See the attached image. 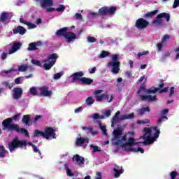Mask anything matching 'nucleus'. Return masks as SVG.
<instances>
[{
	"label": "nucleus",
	"mask_w": 179,
	"mask_h": 179,
	"mask_svg": "<svg viewBox=\"0 0 179 179\" xmlns=\"http://www.w3.org/2000/svg\"><path fill=\"white\" fill-rule=\"evenodd\" d=\"M140 100L141 101H157L156 95H140Z\"/></svg>",
	"instance_id": "2eb2a0df"
},
{
	"label": "nucleus",
	"mask_w": 179,
	"mask_h": 179,
	"mask_svg": "<svg viewBox=\"0 0 179 179\" xmlns=\"http://www.w3.org/2000/svg\"><path fill=\"white\" fill-rule=\"evenodd\" d=\"M0 22L3 24L9 23V13L3 12L0 16Z\"/></svg>",
	"instance_id": "f3484780"
},
{
	"label": "nucleus",
	"mask_w": 179,
	"mask_h": 179,
	"mask_svg": "<svg viewBox=\"0 0 179 179\" xmlns=\"http://www.w3.org/2000/svg\"><path fill=\"white\" fill-rule=\"evenodd\" d=\"M177 176H178V172L176 171H173L170 173L171 179H176V177H177Z\"/></svg>",
	"instance_id": "49530a36"
},
{
	"label": "nucleus",
	"mask_w": 179,
	"mask_h": 179,
	"mask_svg": "<svg viewBox=\"0 0 179 179\" xmlns=\"http://www.w3.org/2000/svg\"><path fill=\"white\" fill-rule=\"evenodd\" d=\"M20 115H22V113H18L13 117V118L9 117L6 120H4L2 122V125L3 127V131H5V129H7L8 131L12 132L15 131L17 132V134H24V135L27 137L30 136V134H29V131L27 129L24 128H21L17 124H13L14 121H17L19 118H20Z\"/></svg>",
	"instance_id": "f257e3e1"
},
{
	"label": "nucleus",
	"mask_w": 179,
	"mask_h": 179,
	"mask_svg": "<svg viewBox=\"0 0 179 179\" xmlns=\"http://www.w3.org/2000/svg\"><path fill=\"white\" fill-rule=\"evenodd\" d=\"M32 149H33V151L34 152V153H38L39 156H41V151H40L38 148H37V145H34L32 146Z\"/></svg>",
	"instance_id": "37998d69"
},
{
	"label": "nucleus",
	"mask_w": 179,
	"mask_h": 179,
	"mask_svg": "<svg viewBox=\"0 0 179 179\" xmlns=\"http://www.w3.org/2000/svg\"><path fill=\"white\" fill-rule=\"evenodd\" d=\"M44 134V138L45 139H50V138H52V139H57V134H55V129L48 127H45L43 131Z\"/></svg>",
	"instance_id": "f8f14e48"
},
{
	"label": "nucleus",
	"mask_w": 179,
	"mask_h": 179,
	"mask_svg": "<svg viewBox=\"0 0 179 179\" xmlns=\"http://www.w3.org/2000/svg\"><path fill=\"white\" fill-rule=\"evenodd\" d=\"M179 6V0H175L173 2V8L175 9L176 8H178Z\"/></svg>",
	"instance_id": "13d9d810"
},
{
	"label": "nucleus",
	"mask_w": 179,
	"mask_h": 179,
	"mask_svg": "<svg viewBox=\"0 0 179 179\" xmlns=\"http://www.w3.org/2000/svg\"><path fill=\"white\" fill-rule=\"evenodd\" d=\"M152 129H153V127L149 128V127H145L144 128L143 131L145 132V135H150V134H152Z\"/></svg>",
	"instance_id": "c03bdc74"
},
{
	"label": "nucleus",
	"mask_w": 179,
	"mask_h": 179,
	"mask_svg": "<svg viewBox=\"0 0 179 179\" xmlns=\"http://www.w3.org/2000/svg\"><path fill=\"white\" fill-rule=\"evenodd\" d=\"M85 142H87V143H89V138L87 137L85 138H78L76 141V145L77 146H82Z\"/></svg>",
	"instance_id": "393cba45"
},
{
	"label": "nucleus",
	"mask_w": 179,
	"mask_h": 179,
	"mask_svg": "<svg viewBox=\"0 0 179 179\" xmlns=\"http://www.w3.org/2000/svg\"><path fill=\"white\" fill-rule=\"evenodd\" d=\"M170 57V52H166L163 55H162V59H166V58Z\"/></svg>",
	"instance_id": "052dcab7"
},
{
	"label": "nucleus",
	"mask_w": 179,
	"mask_h": 179,
	"mask_svg": "<svg viewBox=\"0 0 179 179\" xmlns=\"http://www.w3.org/2000/svg\"><path fill=\"white\" fill-rule=\"evenodd\" d=\"M82 129L84 131H89L90 134L92 135H97L99 133L97 131H94V129L93 127H83Z\"/></svg>",
	"instance_id": "7c9ffc66"
},
{
	"label": "nucleus",
	"mask_w": 179,
	"mask_h": 179,
	"mask_svg": "<svg viewBox=\"0 0 179 179\" xmlns=\"http://www.w3.org/2000/svg\"><path fill=\"white\" fill-rule=\"evenodd\" d=\"M31 63L37 66H41V63H40V61L38 60L32 59Z\"/></svg>",
	"instance_id": "5fc2aeb1"
},
{
	"label": "nucleus",
	"mask_w": 179,
	"mask_h": 179,
	"mask_svg": "<svg viewBox=\"0 0 179 179\" xmlns=\"http://www.w3.org/2000/svg\"><path fill=\"white\" fill-rule=\"evenodd\" d=\"M167 116H163L159 118L158 121L157 122V125H162V122H163L164 121L167 120Z\"/></svg>",
	"instance_id": "ea45409f"
},
{
	"label": "nucleus",
	"mask_w": 179,
	"mask_h": 179,
	"mask_svg": "<svg viewBox=\"0 0 179 179\" xmlns=\"http://www.w3.org/2000/svg\"><path fill=\"white\" fill-rule=\"evenodd\" d=\"M141 92H145L146 94H155L157 92H159V88L152 87L150 89L146 90V85H145V83H143L137 91V94H141Z\"/></svg>",
	"instance_id": "9d476101"
},
{
	"label": "nucleus",
	"mask_w": 179,
	"mask_h": 179,
	"mask_svg": "<svg viewBox=\"0 0 179 179\" xmlns=\"http://www.w3.org/2000/svg\"><path fill=\"white\" fill-rule=\"evenodd\" d=\"M85 73L83 71H78L73 73L71 77L73 78V82H76V80H80L81 78H83Z\"/></svg>",
	"instance_id": "6ab92c4d"
},
{
	"label": "nucleus",
	"mask_w": 179,
	"mask_h": 179,
	"mask_svg": "<svg viewBox=\"0 0 179 179\" xmlns=\"http://www.w3.org/2000/svg\"><path fill=\"white\" fill-rule=\"evenodd\" d=\"M152 131H155L154 133V136L152 137H150V135H147V134H144L143 136H142V138L143 139H147L145 141L143 142H138L139 143H143V145H150V143H153V142H155V141H156V139H157V138H159V135H160V130L159 129H157V127H152Z\"/></svg>",
	"instance_id": "39448f33"
},
{
	"label": "nucleus",
	"mask_w": 179,
	"mask_h": 179,
	"mask_svg": "<svg viewBox=\"0 0 179 179\" xmlns=\"http://www.w3.org/2000/svg\"><path fill=\"white\" fill-rule=\"evenodd\" d=\"M27 50L28 51H36L37 50L36 42L29 43Z\"/></svg>",
	"instance_id": "e433bc0d"
},
{
	"label": "nucleus",
	"mask_w": 179,
	"mask_h": 179,
	"mask_svg": "<svg viewBox=\"0 0 179 179\" xmlns=\"http://www.w3.org/2000/svg\"><path fill=\"white\" fill-rule=\"evenodd\" d=\"M162 17H164L166 20V22H170V13H162L156 17V20H154L152 22V24H156V26H160L163 24V20L162 19Z\"/></svg>",
	"instance_id": "1a4fd4ad"
},
{
	"label": "nucleus",
	"mask_w": 179,
	"mask_h": 179,
	"mask_svg": "<svg viewBox=\"0 0 179 179\" xmlns=\"http://www.w3.org/2000/svg\"><path fill=\"white\" fill-rule=\"evenodd\" d=\"M149 24H150V23L146 19L138 18L136 21L135 27L138 30H143L145 29H148V27H149Z\"/></svg>",
	"instance_id": "9b49d317"
},
{
	"label": "nucleus",
	"mask_w": 179,
	"mask_h": 179,
	"mask_svg": "<svg viewBox=\"0 0 179 179\" xmlns=\"http://www.w3.org/2000/svg\"><path fill=\"white\" fill-rule=\"evenodd\" d=\"M122 141H127V136H123L122 137V140H118L115 143H113L114 146H121V148H127V146L132 148V146H135V145H139V142H135V138L131 137L128 139L127 143H123Z\"/></svg>",
	"instance_id": "20e7f679"
},
{
	"label": "nucleus",
	"mask_w": 179,
	"mask_h": 179,
	"mask_svg": "<svg viewBox=\"0 0 179 179\" xmlns=\"http://www.w3.org/2000/svg\"><path fill=\"white\" fill-rule=\"evenodd\" d=\"M86 104L87 106H92V104H94V99H93V96H88L85 100Z\"/></svg>",
	"instance_id": "c9c22d12"
},
{
	"label": "nucleus",
	"mask_w": 179,
	"mask_h": 179,
	"mask_svg": "<svg viewBox=\"0 0 179 179\" xmlns=\"http://www.w3.org/2000/svg\"><path fill=\"white\" fill-rule=\"evenodd\" d=\"M149 55V51L145 50V51H143V52H138V58H141V57H143V55Z\"/></svg>",
	"instance_id": "603ef678"
},
{
	"label": "nucleus",
	"mask_w": 179,
	"mask_h": 179,
	"mask_svg": "<svg viewBox=\"0 0 179 179\" xmlns=\"http://www.w3.org/2000/svg\"><path fill=\"white\" fill-rule=\"evenodd\" d=\"M12 92L13 99L14 100H19V99H22V96H23V90L21 87H14Z\"/></svg>",
	"instance_id": "ddd939ff"
},
{
	"label": "nucleus",
	"mask_w": 179,
	"mask_h": 179,
	"mask_svg": "<svg viewBox=\"0 0 179 179\" xmlns=\"http://www.w3.org/2000/svg\"><path fill=\"white\" fill-rule=\"evenodd\" d=\"M22 122L24 124V125H29V124L31 123V120H30V115H23Z\"/></svg>",
	"instance_id": "cd10ccee"
},
{
	"label": "nucleus",
	"mask_w": 179,
	"mask_h": 179,
	"mask_svg": "<svg viewBox=\"0 0 179 179\" xmlns=\"http://www.w3.org/2000/svg\"><path fill=\"white\" fill-rule=\"evenodd\" d=\"M55 10H56V9L52 7H50L46 9V12H48V13L54 12Z\"/></svg>",
	"instance_id": "338daca9"
},
{
	"label": "nucleus",
	"mask_w": 179,
	"mask_h": 179,
	"mask_svg": "<svg viewBox=\"0 0 179 179\" xmlns=\"http://www.w3.org/2000/svg\"><path fill=\"white\" fill-rule=\"evenodd\" d=\"M90 73H96V67H93L92 69H90L89 70Z\"/></svg>",
	"instance_id": "774afa93"
},
{
	"label": "nucleus",
	"mask_w": 179,
	"mask_h": 179,
	"mask_svg": "<svg viewBox=\"0 0 179 179\" xmlns=\"http://www.w3.org/2000/svg\"><path fill=\"white\" fill-rule=\"evenodd\" d=\"M33 136L34 138H39V136H43L44 138V131L36 129L34 131Z\"/></svg>",
	"instance_id": "473e14b6"
},
{
	"label": "nucleus",
	"mask_w": 179,
	"mask_h": 179,
	"mask_svg": "<svg viewBox=\"0 0 179 179\" xmlns=\"http://www.w3.org/2000/svg\"><path fill=\"white\" fill-rule=\"evenodd\" d=\"M120 166H116L114 169H113V171H114V176L115 178H118V177H120V176H121V174H122L124 173V169H122V166L120 167Z\"/></svg>",
	"instance_id": "b1692460"
},
{
	"label": "nucleus",
	"mask_w": 179,
	"mask_h": 179,
	"mask_svg": "<svg viewBox=\"0 0 179 179\" xmlns=\"http://www.w3.org/2000/svg\"><path fill=\"white\" fill-rule=\"evenodd\" d=\"M87 41L88 43H96V38L93 36H88Z\"/></svg>",
	"instance_id": "864d4df0"
},
{
	"label": "nucleus",
	"mask_w": 179,
	"mask_h": 179,
	"mask_svg": "<svg viewBox=\"0 0 179 179\" xmlns=\"http://www.w3.org/2000/svg\"><path fill=\"white\" fill-rule=\"evenodd\" d=\"M30 94L32 96H38V92H37V89L36 87H32L29 89Z\"/></svg>",
	"instance_id": "58836bf2"
},
{
	"label": "nucleus",
	"mask_w": 179,
	"mask_h": 179,
	"mask_svg": "<svg viewBox=\"0 0 179 179\" xmlns=\"http://www.w3.org/2000/svg\"><path fill=\"white\" fill-rule=\"evenodd\" d=\"M115 12H117V7L116 6H103L99 9V16H113L115 15Z\"/></svg>",
	"instance_id": "0eeeda50"
},
{
	"label": "nucleus",
	"mask_w": 179,
	"mask_h": 179,
	"mask_svg": "<svg viewBox=\"0 0 179 179\" xmlns=\"http://www.w3.org/2000/svg\"><path fill=\"white\" fill-rule=\"evenodd\" d=\"M170 39V36L169 35H164L161 43L162 44H164V43H166V41H167V40Z\"/></svg>",
	"instance_id": "8fccbe9b"
},
{
	"label": "nucleus",
	"mask_w": 179,
	"mask_h": 179,
	"mask_svg": "<svg viewBox=\"0 0 179 179\" xmlns=\"http://www.w3.org/2000/svg\"><path fill=\"white\" fill-rule=\"evenodd\" d=\"M122 135V129L117 128L113 131L114 138L112 141H118L121 136Z\"/></svg>",
	"instance_id": "aec40b11"
},
{
	"label": "nucleus",
	"mask_w": 179,
	"mask_h": 179,
	"mask_svg": "<svg viewBox=\"0 0 179 179\" xmlns=\"http://www.w3.org/2000/svg\"><path fill=\"white\" fill-rule=\"evenodd\" d=\"M64 75L63 73H57L54 75L53 79L57 80V79H61V76Z\"/></svg>",
	"instance_id": "09e8293b"
},
{
	"label": "nucleus",
	"mask_w": 179,
	"mask_h": 179,
	"mask_svg": "<svg viewBox=\"0 0 179 179\" xmlns=\"http://www.w3.org/2000/svg\"><path fill=\"white\" fill-rule=\"evenodd\" d=\"M110 115H111V110H108L105 112V116L108 118V117H110Z\"/></svg>",
	"instance_id": "69168bd1"
},
{
	"label": "nucleus",
	"mask_w": 179,
	"mask_h": 179,
	"mask_svg": "<svg viewBox=\"0 0 179 179\" xmlns=\"http://www.w3.org/2000/svg\"><path fill=\"white\" fill-rule=\"evenodd\" d=\"M96 101H103V100H108L110 96L107 94H102L101 95L96 96Z\"/></svg>",
	"instance_id": "c85d7f7f"
},
{
	"label": "nucleus",
	"mask_w": 179,
	"mask_h": 179,
	"mask_svg": "<svg viewBox=\"0 0 179 179\" xmlns=\"http://www.w3.org/2000/svg\"><path fill=\"white\" fill-rule=\"evenodd\" d=\"M20 22L23 24H26V26H27L28 27V30H31L32 29H36V27H37V26L35 24L25 21L24 19H23L22 17L20 18Z\"/></svg>",
	"instance_id": "412c9836"
},
{
	"label": "nucleus",
	"mask_w": 179,
	"mask_h": 179,
	"mask_svg": "<svg viewBox=\"0 0 179 179\" xmlns=\"http://www.w3.org/2000/svg\"><path fill=\"white\" fill-rule=\"evenodd\" d=\"M134 118H135V113H131L129 115L122 116L120 120H122V121H124L125 120H134Z\"/></svg>",
	"instance_id": "2f4dec72"
},
{
	"label": "nucleus",
	"mask_w": 179,
	"mask_h": 179,
	"mask_svg": "<svg viewBox=\"0 0 179 179\" xmlns=\"http://www.w3.org/2000/svg\"><path fill=\"white\" fill-rule=\"evenodd\" d=\"M129 152H141V153H145V150L142 148H130L128 149Z\"/></svg>",
	"instance_id": "f704fd0d"
},
{
	"label": "nucleus",
	"mask_w": 179,
	"mask_h": 179,
	"mask_svg": "<svg viewBox=\"0 0 179 179\" xmlns=\"http://www.w3.org/2000/svg\"><path fill=\"white\" fill-rule=\"evenodd\" d=\"M73 162H76L78 164H85V158L76 154L73 157Z\"/></svg>",
	"instance_id": "4be33fe9"
},
{
	"label": "nucleus",
	"mask_w": 179,
	"mask_h": 179,
	"mask_svg": "<svg viewBox=\"0 0 179 179\" xmlns=\"http://www.w3.org/2000/svg\"><path fill=\"white\" fill-rule=\"evenodd\" d=\"M99 128L103 132V135H104L105 136H107V127L106 126H103V124H101V122L99 123Z\"/></svg>",
	"instance_id": "72a5a7b5"
},
{
	"label": "nucleus",
	"mask_w": 179,
	"mask_h": 179,
	"mask_svg": "<svg viewBox=\"0 0 179 179\" xmlns=\"http://www.w3.org/2000/svg\"><path fill=\"white\" fill-rule=\"evenodd\" d=\"M91 148H93L94 149V152H101V150L100 149H99V147L96 145H91Z\"/></svg>",
	"instance_id": "bf43d9fd"
},
{
	"label": "nucleus",
	"mask_w": 179,
	"mask_h": 179,
	"mask_svg": "<svg viewBox=\"0 0 179 179\" xmlns=\"http://www.w3.org/2000/svg\"><path fill=\"white\" fill-rule=\"evenodd\" d=\"M8 58V52H2L1 54V61H5Z\"/></svg>",
	"instance_id": "3c124183"
},
{
	"label": "nucleus",
	"mask_w": 179,
	"mask_h": 179,
	"mask_svg": "<svg viewBox=\"0 0 179 179\" xmlns=\"http://www.w3.org/2000/svg\"><path fill=\"white\" fill-rule=\"evenodd\" d=\"M163 44H164V43H162V42H161V43L157 44V51H162V48H163Z\"/></svg>",
	"instance_id": "4d7b16f0"
},
{
	"label": "nucleus",
	"mask_w": 179,
	"mask_h": 179,
	"mask_svg": "<svg viewBox=\"0 0 179 179\" xmlns=\"http://www.w3.org/2000/svg\"><path fill=\"white\" fill-rule=\"evenodd\" d=\"M20 47H22V43L20 42H15L13 43L12 48L10 49L8 54H15L17 50L20 49Z\"/></svg>",
	"instance_id": "a211bd4d"
},
{
	"label": "nucleus",
	"mask_w": 179,
	"mask_h": 179,
	"mask_svg": "<svg viewBox=\"0 0 179 179\" xmlns=\"http://www.w3.org/2000/svg\"><path fill=\"white\" fill-rule=\"evenodd\" d=\"M121 62L118 61V55L115 54L112 55V61L108 63V66L112 67L110 72L114 75L120 73V66Z\"/></svg>",
	"instance_id": "423d86ee"
},
{
	"label": "nucleus",
	"mask_w": 179,
	"mask_h": 179,
	"mask_svg": "<svg viewBox=\"0 0 179 179\" xmlns=\"http://www.w3.org/2000/svg\"><path fill=\"white\" fill-rule=\"evenodd\" d=\"M145 113H150V108L147 106V107H143L137 110V114L139 117H143V115H145Z\"/></svg>",
	"instance_id": "5701e85b"
},
{
	"label": "nucleus",
	"mask_w": 179,
	"mask_h": 179,
	"mask_svg": "<svg viewBox=\"0 0 179 179\" xmlns=\"http://www.w3.org/2000/svg\"><path fill=\"white\" fill-rule=\"evenodd\" d=\"M150 122V120L149 119H145V120H138L137 124H149Z\"/></svg>",
	"instance_id": "a18cd8bd"
},
{
	"label": "nucleus",
	"mask_w": 179,
	"mask_h": 179,
	"mask_svg": "<svg viewBox=\"0 0 179 179\" xmlns=\"http://www.w3.org/2000/svg\"><path fill=\"white\" fill-rule=\"evenodd\" d=\"M164 87V81L162 80L160 81V84L158 85V90H159V89H162Z\"/></svg>",
	"instance_id": "680f3d73"
},
{
	"label": "nucleus",
	"mask_w": 179,
	"mask_h": 179,
	"mask_svg": "<svg viewBox=\"0 0 179 179\" xmlns=\"http://www.w3.org/2000/svg\"><path fill=\"white\" fill-rule=\"evenodd\" d=\"M65 167H66L67 176L69 177H73V173H72V171L71 170V169H69V167H68V165L66 164H65Z\"/></svg>",
	"instance_id": "79ce46f5"
},
{
	"label": "nucleus",
	"mask_w": 179,
	"mask_h": 179,
	"mask_svg": "<svg viewBox=\"0 0 179 179\" xmlns=\"http://www.w3.org/2000/svg\"><path fill=\"white\" fill-rule=\"evenodd\" d=\"M40 94L43 97H48L52 94V91L48 90V87H42L39 88Z\"/></svg>",
	"instance_id": "4468645a"
},
{
	"label": "nucleus",
	"mask_w": 179,
	"mask_h": 179,
	"mask_svg": "<svg viewBox=\"0 0 179 179\" xmlns=\"http://www.w3.org/2000/svg\"><path fill=\"white\" fill-rule=\"evenodd\" d=\"M120 112L117 111L115 114V116L113 117L112 119V124H111V127H114V125H115V124H117L118 122V117H120Z\"/></svg>",
	"instance_id": "c756f323"
},
{
	"label": "nucleus",
	"mask_w": 179,
	"mask_h": 179,
	"mask_svg": "<svg viewBox=\"0 0 179 179\" xmlns=\"http://www.w3.org/2000/svg\"><path fill=\"white\" fill-rule=\"evenodd\" d=\"M157 12H159V10L148 12L144 15V19H152L153 16H156V15H157Z\"/></svg>",
	"instance_id": "a878e982"
},
{
	"label": "nucleus",
	"mask_w": 179,
	"mask_h": 179,
	"mask_svg": "<svg viewBox=\"0 0 179 179\" xmlns=\"http://www.w3.org/2000/svg\"><path fill=\"white\" fill-rule=\"evenodd\" d=\"M16 69L12 68L10 70H7L4 71V73H6V75H8V73H10V72H15Z\"/></svg>",
	"instance_id": "0e129e2a"
},
{
	"label": "nucleus",
	"mask_w": 179,
	"mask_h": 179,
	"mask_svg": "<svg viewBox=\"0 0 179 179\" xmlns=\"http://www.w3.org/2000/svg\"><path fill=\"white\" fill-rule=\"evenodd\" d=\"M27 146V141L26 140H19V137L16 136L10 143H8V149L10 153H13L16 149H23Z\"/></svg>",
	"instance_id": "7ed1b4c3"
},
{
	"label": "nucleus",
	"mask_w": 179,
	"mask_h": 179,
	"mask_svg": "<svg viewBox=\"0 0 179 179\" xmlns=\"http://www.w3.org/2000/svg\"><path fill=\"white\" fill-rule=\"evenodd\" d=\"M26 31V29L20 25H18L15 29H13L14 34H20V36H24Z\"/></svg>",
	"instance_id": "dca6fc26"
},
{
	"label": "nucleus",
	"mask_w": 179,
	"mask_h": 179,
	"mask_svg": "<svg viewBox=\"0 0 179 179\" xmlns=\"http://www.w3.org/2000/svg\"><path fill=\"white\" fill-rule=\"evenodd\" d=\"M27 68H29L27 66V65H21L19 66L18 68V71L19 72H26L27 71Z\"/></svg>",
	"instance_id": "a19ab883"
},
{
	"label": "nucleus",
	"mask_w": 179,
	"mask_h": 179,
	"mask_svg": "<svg viewBox=\"0 0 179 179\" xmlns=\"http://www.w3.org/2000/svg\"><path fill=\"white\" fill-rule=\"evenodd\" d=\"M56 36L59 37H64L66 40V43H72V41H75L78 36L76 34L73 32L69 31L68 27H64L57 31Z\"/></svg>",
	"instance_id": "f03ea898"
},
{
	"label": "nucleus",
	"mask_w": 179,
	"mask_h": 179,
	"mask_svg": "<svg viewBox=\"0 0 179 179\" xmlns=\"http://www.w3.org/2000/svg\"><path fill=\"white\" fill-rule=\"evenodd\" d=\"M174 87H171L170 89V93H169V97L173 96V95L174 94Z\"/></svg>",
	"instance_id": "e2e57ef3"
},
{
	"label": "nucleus",
	"mask_w": 179,
	"mask_h": 179,
	"mask_svg": "<svg viewBox=\"0 0 179 179\" xmlns=\"http://www.w3.org/2000/svg\"><path fill=\"white\" fill-rule=\"evenodd\" d=\"M109 55H110V52L103 50V51H101V52L99 55V58H101V59H103V58H106V57H108Z\"/></svg>",
	"instance_id": "4c0bfd02"
},
{
	"label": "nucleus",
	"mask_w": 179,
	"mask_h": 179,
	"mask_svg": "<svg viewBox=\"0 0 179 179\" xmlns=\"http://www.w3.org/2000/svg\"><path fill=\"white\" fill-rule=\"evenodd\" d=\"M80 80L83 85H87V86H90V85L93 83V79L87 78L86 77H82Z\"/></svg>",
	"instance_id": "bb28decb"
},
{
	"label": "nucleus",
	"mask_w": 179,
	"mask_h": 179,
	"mask_svg": "<svg viewBox=\"0 0 179 179\" xmlns=\"http://www.w3.org/2000/svg\"><path fill=\"white\" fill-rule=\"evenodd\" d=\"M57 12H64L65 10V6L64 5H59V7L56 8Z\"/></svg>",
	"instance_id": "de8ad7c7"
},
{
	"label": "nucleus",
	"mask_w": 179,
	"mask_h": 179,
	"mask_svg": "<svg viewBox=\"0 0 179 179\" xmlns=\"http://www.w3.org/2000/svg\"><path fill=\"white\" fill-rule=\"evenodd\" d=\"M57 59H58V54L57 53H53L50 55L48 58L45 60L46 62H50L48 64L45 63L43 64V68L45 71H50L55 65V62H57Z\"/></svg>",
	"instance_id": "6e6552de"
},
{
	"label": "nucleus",
	"mask_w": 179,
	"mask_h": 179,
	"mask_svg": "<svg viewBox=\"0 0 179 179\" xmlns=\"http://www.w3.org/2000/svg\"><path fill=\"white\" fill-rule=\"evenodd\" d=\"M94 179H103V175L101 172H96Z\"/></svg>",
	"instance_id": "6e6d98bb"
}]
</instances>
